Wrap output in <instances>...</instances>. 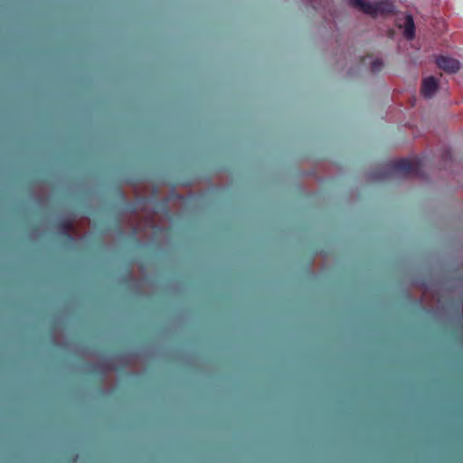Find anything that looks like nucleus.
Returning a JSON list of instances; mask_svg holds the SVG:
<instances>
[{
  "label": "nucleus",
  "mask_w": 463,
  "mask_h": 463,
  "mask_svg": "<svg viewBox=\"0 0 463 463\" xmlns=\"http://www.w3.org/2000/svg\"><path fill=\"white\" fill-rule=\"evenodd\" d=\"M57 228L60 232L70 241H72L73 238L71 235V232L73 229V222L70 218L61 219L57 223Z\"/></svg>",
  "instance_id": "obj_6"
},
{
  "label": "nucleus",
  "mask_w": 463,
  "mask_h": 463,
  "mask_svg": "<svg viewBox=\"0 0 463 463\" xmlns=\"http://www.w3.org/2000/svg\"><path fill=\"white\" fill-rule=\"evenodd\" d=\"M441 156H442V160L445 163H450L451 165L454 164L453 158H452V153L450 150H449V149L444 150Z\"/></svg>",
  "instance_id": "obj_8"
},
{
  "label": "nucleus",
  "mask_w": 463,
  "mask_h": 463,
  "mask_svg": "<svg viewBox=\"0 0 463 463\" xmlns=\"http://www.w3.org/2000/svg\"><path fill=\"white\" fill-rule=\"evenodd\" d=\"M439 80L434 76L423 78L420 88L421 96L427 99L433 98L439 90Z\"/></svg>",
  "instance_id": "obj_4"
},
{
  "label": "nucleus",
  "mask_w": 463,
  "mask_h": 463,
  "mask_svg": "<svg viewBox=\"0 0 463 463\" xmlns=\"http://www.w3.org/2000/svg\"><path fill=\"white\" fill-rule=\"evenodd\" d=\"M424 158L416 157L413 160L401 158L389 161L367 173V178L371 181L380 182L393 177L416 176L425 177Z\"/></svg>",
  "instance_id": "obj_1"
},
{
  "label": "nucleus",
  "mask_w": 463,
  "mask_h": 463,
  "mask_svg": "<svg viewBox=\"0 0 463 463\" xmlns=\"http://www.w3.org/2000/svg\"><path fill=\"white\" fill-rule=\"evenodd\" d=\"M400 28L403 29V36L406 40L411 41L415 37V24L413 16L411 14H406L403 16V24H398Z\"/></svg>",
  "instance_id": "obj_5"
},
{
  "label": "nucleus",
  "mask_w": 463,
  "mask_h": 463,
  "mask_svg": "<svg viewBox=\"0 0 463 463\" xmlns=\"http://www.w3.org/2000/svg\"><path fill=\"white\" fill-rule=\"evenodd\" d=\"M14 205H15V206H18L19 204H18V203H15Z\"/></svg>",
  "instance_id": "obj_10"
},
{
  "label": "nucleus",
  "mask_w": 463,
  "mask_h": 463,
  "mask_svg": "<svg viewBox=\"0 0 463 463\" xmlns=\"http://www.w3.org/2000/svg\"><path fill=\"white\" fill-rule=\"evenodd\" d=\"M435 62L437 66L446 73L454 74L460 70L461 63L458 60L447 55L436 56Z\"/></svg>",
  "instance_id": "obj_3"
},
{
  "label": "nucleus",
  "mask_w": 463,
  "mask_h": 463,
  "mask_svg": "<svg viewBox=\"0 0 463 463\" xmlns=\"http://www.w3.org/2000/svg\"><path fill=\"white\" fill-rule=\"evenodd\" d=\"M125 205H126V206H131V207H126V209H128V210H133V211H135V210H137V204H125Z\"/></svg>",
  "instance_id": "obj_9"
},
{
  "label": "nucleus",
  "mask_w": 463,
  "mask_h": 463,
  "mask_svg": "<svg viewBox=\"0 0 463 463\" xmlns=\"http://www.w3.org/2000/svg\"><path fill=\"white\" fill-rule=\"evenodd\" d=\"M383 66V61H382V59H374L372 63H371V71L373 72H378L382 70Z\"/></svg>",
  "instance_id": "obj_7"
},
{
  "label": "nucleus",
  "mask_w": 463,
  "mask_h": 463,
  "mask_svg": "<svg viewBox=\"0 0 463 463\" xmlns=\"http://www.w3.org/2000/svg\"><path fill=\"white\" fill-rule=\"evenodd\" d=\"M347 4L371 17L379 14H391L395 12V5L392 0H347Z\"/></svg>",
  "instance_id": "obj_2"
}]
</instances>
